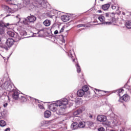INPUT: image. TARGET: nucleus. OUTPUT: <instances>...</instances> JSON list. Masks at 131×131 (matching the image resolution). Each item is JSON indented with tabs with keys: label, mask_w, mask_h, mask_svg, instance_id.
Returning <instances> with one entry per match:
<instances>
[{
	"label": "nucleus",
	"mask_w": 131,
	"mask_h": 131,
	"mask_svg": "<svg viewBox=\"0 0 131 131\" xmlns=\"http://www.w3.org/2000/svg\"><path fill=\"white\" fill-rule=\"evenodd\" d=\"M64 27H62L61 29H60V31H59V33H62V32H63V31H64Z\"/></svg>",
	"instance_id": "44"
},
{
	"label": "nucleus",
	"mask_w": 131,
	"mask_h": 131,
	"mask_svg": "<svg viewBox=\"0 0 131 131\" xmlns=\"http://www.w3.org/2000/svg\"><path fill=\"white\" fill-rule=\"evenodd\" d=\"M107 116L108 117V118H110L111 119V122L113 124V125H116L117 124V116L113 113L112 112V110H109L107 113Z\"/></svg>",
	"instance_id": "3"
},
{
	"label": "nucleus",
	"mask_w": 131,
	"mask_h": 131,
	"mask_svg": "<svg viewBox=\"0 0 131 131\" xmlns=\"http://www.w3.org/2000/svg\"><path fill=\"white\" fill-rule=\"evenodd\" d=\"M98 13H102V10H98Z\"/></svg>",
	"instance_id": "50"
},
{
	"label": "nucleus",
	"mask_w": 131,
	"mask_h": 131,
	"mask_svg": "<svg viewBox=\"0 0 131 131\" xmlns=\"http://www.w3.org/2000/svg\"><path fill=\"white\" fill-rule=\"evenodd\" d=\"M10 130H11V128L10 127H8L5 130V131H10Z\"/></svg>",
	"instance_id": "46"
},
{
	"label": "nucleus",
	"mask_w": 131,
	"mask_h": 131,
	"mask_svg": "<svg viewBox=\"0 0 131 131\" xmlns=\"http://www.w3.org/2000/svg\"><path fill=\"white\" fill-rule=\"evenodd\" d=\"M7 125V123L4 120H1L0 121V126L4 127V126H6Z\"/></svg>",
	"instance_id": "24"
},
{
	"label": "nucleus",
	"mask_w": 131,
	"mask_h": 131,
	"mask_svg": "<svg viewBox=\"0 0 131 131\" xmlns=\"http://www.w3.org/2000/svg\"><path fill=\"white\" fill-rule=\"evenodd\" d=\"M71 128L73 130H74L75 129H77L78 128V123L75 122H73L71 126Z\"/></svg>",
	"instance_id": "13"
},
{
	"label": "nucleus",
	"mask_w": 131,
	"mask_h": 131,
	"mask_svg": "<svg viewBox=\"0 0 131 131\" xmlns=\"http://www.w3.org/2000/svg\"><path fill=\"white\" fill-rule=\"evenodd\" d=\"M7 34L11 36V37L15 38V40L19 39V35H18L17 33L14 32L13 31H8L7 32Z\"/></svg>",
	"instance_id": "8"
},
{
	"label": "nucleus",
	"mask_w": 131,
	"mask_h": 131,
	"mask_svg": "<svg viewBox=\"0 0 131 131\" xmlns=\"http://www.w3.org/2000/svg\"><path fill=\"white\" fill-rule=\"evenodd\" d=\"M97 120L99 122H105L107 120V117L104 115H100L97 116Z\"/></svg>",
	"instance_id": "10"
},
{
	"label": "nucleus",
	"mask_w": 131,
	"mask_h": 131,
	"mask_svg": "<svg viewBox=\"0 0 131 131\" xmlns=\"http://www.w3.org/2000/svg\"><path fill=\"white\" fill-rule=\"evenodd\" d=\"M85 126V122L84 121H80L78 123V127L80 128H83Z\"/></svg>",
	"instance_id": "20"
},
{
	"label": "nucleus",
	"mask_w": 131,
	"mask_h": 131,
	"mask_svg": "<svg viewBox=\"0 0 131 131\" xmlns=\"http://www.w3.org/2000/svg\"><path fill=\"white\" fill-rule=\"evenodd\" d=\"M82 90L85 93H88V91H89V86H88V85H84L82 88Z\"/></svg>",
	"instance_id": "25"
},
{
	"label": "nucleus",
	"mask_w": 131,
	"mask_h": 131,
	"mask_svg": "<svg viewBox=\"0 0 131 131\" xmlns=\"http://www.w3.org/2000/svg\"><path fill=\"white\" fill-rule=\"evenodd\" d=\"M68 105V100L66 98H62L59 100L55 101V103H52L49 106L51 111L56 112L58 115H63L64 112Z\"/></svg>",
	"instance_id": "1"
},
{
	"label": "nucleus",
	"mask_w": 131,
	"mask_h": 131,
	"mask_svg": "<svg viewBox=\"0 0 131 131\" xmlns=\"http://www.w3.org/2000/svg\"><path fill=\"white\" fill-rule=\"evenodd\" d=\"M19 21H22L24 24L27 25L29 24V23H33V22L36 20V17H35L34 15H31L28 16L27 18H19Z\"/></svg>",
	"instance_id": "2"
},
{
	"label": "nucleus",
	"mask_w": 131,
	"mask_h": 131,
	"mask_svg": "<svg viewBox=\"0 0 131 131\" xmlns=\"http://www.w3.org/2000/svg\"><path fill=\"white\" fill-rule=\"evenodd\" d=\"M98 19L100 22H102V24L104 25H111V24H112V22L111 21H105V16L103 15H100L98 17Z\"/></svg>",
	"instance_id": "9"
},
{
	"label": "nucleus",
	"mask_w": 131,
	"mask_h": 131,
	"mask_svg": "<svg viewBox=\"0 0 131 131\" xmlns=\"http://www.w3.org/2000/svg\"><path fill=\"white\" fill-rule=\"evenodd\" d=\"M89 118H90L91 119H92V118H93V115H90L89 116Z\"/></svg>",
	"instance_id": "49"
},
{
	"label": "nucleus",
	"mask_w": 131,
	"mask_h": 131,
	"mask_svg": "<svg viewBox=\"0 0 131 131\" xmlns=\"http://www.w3.org/2000/svg\"><path fill=\"white\" fill-rule=\"evenodd\" d=\"M105 17H111V16H110V15L108 13H106L105 14Z\"/></svg>",
	"instance_id": "45"
},
{
	"label": "nucleus",
	"mask_w": 131,
	"mask_h": 131,
	"mask_svg": "<svg viewBox=\"0 0 131 131\" xmlns=\"http://www.w3.org/2000/svg\"><path fill=\"white\" fill-rule=\"evenodd\" d=\"M101 2H103V1H104V0H100Z\"/></svg>",
	"instance_id": "59"
},
{
	"label": "nucleus",
	"mask_w": 131,
	"mask_h": 131,
	"mask_svg": "<svg viewBox=\"0 0 131 131\" xmlns=\"http://www.w3.org/2000/svg\"><path fill=\"white\" fill-rule=\"evenodd\" d=\"M23 1L25 5H29V3H30V0H23Z\"/></svg>",
	"instance_id": "33"
},
{
	"label": "nucleus",
	"mask_w": 131,
	"mask_h": 131,
	"mask_svg": "<svg viewBox=\"0 0 131 131\" xmlns=\"http://www.w3.org/2000/svg\"><path fill=\"white\" fill-rule=\"evenodd\" d=\"M33 6L40 9L47 8V3L45 0H36L33 3Z\"/></svg>",
	"instance_id": "4"
},
{
	"label": "nucleus",
	"mask_w": 131,
	"mask_h": 131,
	"mask_svg": "<svg viewBox=\"0 0 131 131\" xmlns=\"http://www.w3.org/2000/svg\"><path fill=\"white\" fill-rule=\"evenodd\" d=\"M67 100H68V102H69V100H70V101H73L74 100V97H73V95H71L70 96H69L68 97V99L66 98Z\"/></svg>",
	"instance_id": "29"
},
{
	"label": "nucleus",
	"mask_w": 131,
	"mask_h": 131,
	"mask_svg": "<svg viewBox=\"0 0 131 131\" xmlns=\"http://www.w3.org/2000/svg\"><path fill=\"white\" fill-rule=\"evenodd\" d=\"M80 78L81 79H83V74H81V76Z\"/></svg>",
	"instance_id": "48"
},
{
	"label": "nucleus",
	"mask_w": 131,
	"mask_h": 131,
	"mask_svg": "<svg viewBox=\"0 0 131 131\" xmlns=\"http://www.w3.org/2000/svg\"><path fill=\"white\" fill-rule=\"evenodd\" d=\"M77 27L78 28H80V27H89V26H86V25L84 24H79L77 25Z\"/></svg>",
	"instance_id": "31"
},
{
	"label": "nucleus",
	"mask_w": 131,
	"mask_h": 131,
	"mask_svg": "<svg viewBox=\"0 0 131 131\" xmlns=\"http://www.w3.org/2000/svg\"><path fill=\"white\" fill-rule=\"evenodd\" d=\"M43 24H44L46 27L50 26V25H51V20L46 19L43 22Z\"/></svg>",
	"instance_id": "21"
},
{
	"label": "nucleus",
	"mask_w": 131,
	"mask_h": 131,
	"mask_svg": "<svg viewBox=\"0 0 131 131\" xmlns=\"http://www.w3.org/2000/svg\"><path fill=\"white\" fill-rule=\"evenodd\" d=\"M8 101H9V102L11 101L10 100V97H9V96H8Z\"/></svg>",
	"instance_id": "55"
},
{
	"label": "nucleus",
	"mask_w": 131,
	"mask_h": 131,
	"mask_svg": "<svg viewBox=\"0 0 131 131\" xmlns=\"http://www.w3.org/2000/svg\"><path fill=\"white\" fill-rule=\"evenodd\" d=\"M6 45L9 48H11L14 45V39L8 38L6 41Z\"/></svg>",
	"instance_id": "12"
},
{
	"label": "nucleus",
	"mask_w": 131,
	"mask_h": 131,
	"mask_svg": "<svg viewBox=\"0 0 131 131\" xmlns=\"http://www.w3.org/2000/svg\"><path fill=\"white\" fill-rule=\"evenodd\" d=\"M61 19L63 22H67L68 21H69L70 18L69 16L67 15H62L61 17Z\"/></svg>",
	"instance_id": "18"
},
{
	"label": "nucleus",
	"mask_w": 131,
	"mask_h": 131,
	"mask_svg": "<svg viewBox=\"0 0 131 131\" xmlns=\"http://www.w3.org/2000/svg\"><path fill=\"white\" fill-rule=\"evenodd\" d=\"M19 34L20 36H26L27 35V33L26 31L20 30L19 31Z\"/></svg>",
	"instance_id": "23"
},
{
	"label": "nucleus",
	"mask_w": 131,
	"mask_h": 131,
	"mask_svg": "<svg viewBox=\"0 0 131 131\" xmlns=\"http://www.w3.org/2000/svg\"><path fill=\"white\" fill-rule=\"evenodd\" d=\"M58 33H59V32L58 31V30H56L54 32V34H58Z\"/></svg>",
	"instance_id": "47"
},
{
	"label": "nucleus",
	"mask_w": 131,
	"mask_h": 131,
	"mask_svg": "<svg viewBox=\"0 0 131 131\" xmlns=\"http://www.w3.org/2000/svg\"><path fill=\"white\" fill-rule=\"evenodd\" d=\"M120 131H124L123 130H121Z\"/></svg>",
	"instance_id": "61"
},
{
	"label": "nucleus",
	"mask_w": 131,
	"mask_h": 131,
	"mask_svg": "<svg viewBox=\"0 0 131 131\" xmlns=\"http://www.w3.org/2000/svg\"><path fill=\"white\" fill-rule=\"evenodd\" d=\"M129 99V96H128L127 94H125L123 95L122 97H120L119 99L118 100V102H120V103H123V102H128Z\"/></svg>",
	"instance_id": "7"
},
{
	"label": "nucleus",
	"mask_w": 131,
	"mask_h": 131,
	"mask_svg": "<svg viewBox=\"0 0 131 131\" xmlns=\"http://www.w3.org/2000/svg\"><path fill=\"white\" fill-rule=\"evenodd\" d=\"M85 110V107L82 106L81 108H79L78 110H76L73 113V115L74 117H77L78 115L81 114L83 111Z\"/></svg>",
	"instance_id": "6"
},
{
	"label": "nucleus",
	"mask_w": 131,
	"mask_h": 131,
	"mask_svg": "<svg viewBox=\"0 0 131 131\" xmlns=\"http://www.w3.org/2000/svg\"><path fill=\"white\" fill-rule=\"evenodd\" d=\"M124 91V90L123 89H120L119 90H117V92L118 93V96L119 97H120V96H121V94H122L123 93Z\"/></svg>",
	"instance_id": "30"
},
{
	"label": "nucleus",
	"mask_w": 131,
	"mask_h": 131,
	"mask_svg": "<svg viewBox=\"0 0 131 131\" xmlns=\"http://www.w3.org/2000/svg\"><path fill=\"white\" fill-rule=\"evenodd\" d=\"M40 31H43V30H40L39 32H38V33H39V32H40Z\"/></svg>",
	"instance_id": "54"
},
{
	"label": "nucleus",
	"mask_w": 131,
	"mask_h": 131,
	"mask_svg": "<svg viewBox=\"0 0 131 131\" xmlns=\"http://www.w3.org/2000/svg\"><path fill=\"white\" fill-rule=\"evenodd\" d=\"M109 8H110V4H106L102 6V9L103 11H107Z\"/></svg>",
	"instance_id": "19"
},
{
	"label": "nucleus",
	"mask_w": 131,
	"mask_h": 131,
	"mask_svg": "<svg viewBox=\"0 0 131 131\" xmlns=\"http://www.w3.org/2000/svg\"><path fill=\"white\" fill-rule=\"evenodd\" d=\"M106 129H108V127H106Z\"/></svg>",
	"instance_id": "58"
},
{
	"label": "nucleus",
	"mask_w": 131,
	"mask_h": 131,
	"mask_svg": "<svg viewBox=\"0 0 131 131\" xmlns=\"http://www.w3.org/2000/svg\"><path fill=\"white\" fill-rule=\"evenodd\" d=\"M4 8L7 9V13H11V8H9V6H4Z\"/></svg>",
	"instance_id": "32"
},
{
	"label": "nucleus",
	"mask_w": 131,
	"mask_h": 131,
	"mask_svg": "<svg viewBox=\"0 0 131 131\" xmlns=\"http://www.w3.org/2000/svg\"><path fill=\"white\" fill-rule=\"evenodd\" d=\"M9 16H11V14H8L6 16V17H9Z\"/></svg>",
	"instance_id": "53"
},
{
	"label": "nucleus",
	"mask_w": 131,
	"mask_h": 131,
	"mask_svg": "<svg viewBox=\"0 0 131 131\" xmlns=\"http://www.w3.org/2000/svg\"><path fill=\"white\" fill-rule=\"evenodd\" d=\"M76 67L77 73H80V71H81V69L80 68V66H79V64H78V63H77L76 64Z\"/></svg>",
	"instance_id": "28"
},
{
	"label": "nucleus",
	"mask_w": 131,
	"mask_h": 131,
	"mask_svg": "<svg viewBox=\"0 0 131 131\" xmlns=\"http://www.w3.org/2000/svg\"><path fill=\"white\" fill-rule=\"evenodd\" d=\"M105 17L104 22H108V21H110L111 17Z\"/></svg>",
	"instance_id": "36"
},
{
	"label": "nucleus",
	"mask_w": 131,
	"mask_h": 131,
	"mask_svg": "<svg viewBox=\"0 0 131 131\" xmlns=\"http://www.w3.org/2000/svg\"><path fill=\"white\" fill-rule=\"evenodd\" d=\"M1 41H2V39L0 37V42H1Z\"/></svg>",
	"instance_id": "57"
},
{
	"label": "nucleus",
	"mask_w": 131,
	"mask_h": 131,
	"mask_svg": "<svg viewBox=\"0 0 131 131\" xmlns=\"http://www.w3.org/2000/svg\"><path fill=\"white\" fill-rule=\"evenodd\" d=\"M3 106L4 107V108H7V107H8V102H4L3 103Z\"/></svg>",
	"instance_id": "37"
},
{
	"label": "nucleus",
	"mask_w": 131,
	"mask_h": 131,
	"mask_svg": "<svg viewBox=\"0 0 131 131\" xmlns=\"http://www.w3.org/2000/svg\"><path fill=\"white\" fill-rule=\"evenodd\" d=\"M122 15H125V12H122Z\"/></svg>",
	"instance_id": "52"
},
{
	"label": "nucleus",
	"mask_w": 131,
	"mask_h": 131,
	"mask_svg": "<svg viewBox=\"0 0 131 131\" xmlns=\"http://www.w3.org/2000/svg\"><path fill=\"white\" fill-rule=\"evenodd\" d=\"M19 93L17 91H13V93L12 94V98L13 99H14V100H17L19 99V97H20L21 95H20Z\"/></svg>",
	"instance_id": "11"
},
{
	"label": "nucleus",
	"mask_w": 131,
	"mask_h": 131,
	"mask_svg": "<svg viewBox=\"0 0 131 131\" xmlns=\"http://www.w3.org/2000/svg\"><path fill=\"white\" fill-rule=\"evenodd\" d=\"M0 48H2V49H7V46L5 45H0Z\"/></svg>",
	"instance_id": "42"
},
{
	"label": "nucleus",
	"mask_w": 131,
	"mask_h": 131,
	"mask_svg": "<svg viewBox=\"0 0 131 131\" xmlns=\"http://www.w3.org/2000/svg\"><path fill=\"white\" fill-rule=\"evenodd\" d=\"M19 17H20L19 15H17V16H16V18H19Z\"/></svg>",
	"instance_id": "51"
},
{
	"label": "nucleus",
	"mask_w": 131,
	"mask_h": 131,
	"mask_svg": "<svg viewBox=\"0 0 131 131\" xmlns=\"http://www.w3.org/2000/svg\"><path fill=\"white\" fill-rule=\"evenodd\" d=\"M96 91L100 92L101 90H98V89H95Z\"/></svg>",
	"instance_id": "56"
},
{
	"label": "nucleus",
	"mask_w": 131,
	"mask_h": 131,
	"mask_svg": "<svg viewBox=\"0 0 131 131\" xmlns=\"http://www.w3.org/2000/svg\"><path fill=\"white\" fill-rule=\"evenodd\" d=\"M3 26L4 27H6L7 28H9V27L11 26V25L9 23L4 24Z\"/></svg>",
	"instance_id": "34"
},
{
	"label": "nucleus",
	"mask_w": 131,
	"mask_h": 131,
	"mask_svg": "<svg viewBox=\"0 0 131 131\" xmlns=\"http://www.w3.org/2000/svg\"><path fill=\"white\" fill-rule=\"evenodd\" d=\"M98 131H105V129L104 128V127H101L99 128L98 129Z\"/></svg>",
	"instance_id": "39"
},
{
	"label": "nucleus",
	"mask_w": 131,
	"mask_h": 131,
	"mask_svg": "<svg viewBox=\"0 0 131 131\" xmlns=\"http://www.w3.org/2000/svg\"><path fill=\"white\" fill-rule=\"evenodd\" d=\"M87 125H88L89 127H94V122L92 121H88L86 122Z\"/></svg>",
	"instance_id": "27"
},
{
	"label": "nucleus",
	"mask_w": 131,
	"mask_h": 131,
	"mask_svg": "<svg viewBox=\"0 0 131 131\" xmlns=\"http://www.w3.org/2000/svg\"><path fill=\"white\" fill-rule=\"evenodd\" d=\"M125 26L127 29H131V21H127L125 24Z\"/></svg>",
	"instance_id": "22"
},
{
	"label": "nucleus",
	"mask_w": 131,
	"mask_h": 131,
	"mask_svg": "<svg viewBox=\"0 0 131 131\" xmlns=\"http://www.w3.org/2000/svg\"><path fill=\"white\" fill-rule=\"evenodd\" d=\"M61 37H62V40H61L62 42H63V43H65V41H66L65 37L63 35H61Z\"/></svg>",
	"instance_id": "38"
},
{
	"label": "nucleus",
	"mask_w": 131,
	"mask_h": 131,
	"mask_svg": "<svg viewBox=\"0 0 131 131\" xmlns=\"http://www.w3.org/2000/svg\"><path fill=\"white\" fill-rule=\"evenodd\" d=\"M68 56L69 57H70V58H71V59L73 60V62H74V61H75V59L74 58V56L75 55L74 54V52L73 51H69Z\"/></svg>",
	"instance_id": "15"
},
{
	"label": "nucleus",
	"mask_w": 131,
	"mask_h": 131,
	"mask_svg": "<svg viewBox=\"0 0 131 131\" xmlns=\"http://www.w3.org/2000/svg\"><path fill=\"white\" fill-rule=\"evenodd\" d=\"M4 88L8 92H14L15 86L13 84L8 83L7 82H5L4 83Z\"/></svg>",
	"instance_id": "5"
},
{
	"label": "nucleus",
	"mask_w": 131,
	"mask_h": 131,
	"mask_svg": "<svg viewBox=\"0 0 131 131\" xmlns=\"http://www.w3.org/2000/svg\"><path fill=\"white\" fill-rule=\"evenodd\" d=\"M32 100L34 101H35L36 103H38V107H39V108L40 109H45V107H43V105L41 103H39V100H37L34 99V98H32Z\"/></svg>",
	"instance_id": "14"
},
{
	"label": "nucleus",
	"mask_w": 131,
	"mask_h": 131,
	"mask_svg": "<svg viewBox=\"0 0 131 131\" xmlns=\"http://www.w3.org/2000/svg\"><path fill=\"white\" fill-rule=\"evenodd\" d=\"M51 115H52V113L50 111H46L44 113V117L46 118H49L51 117Z\"/></svg>",
	"instance_id": "17"
},
{
	"label": "nucleus",
	"mask_w": 131,
	"mask_h": 131,
	"mask_svg": "<svg viewBox=\"0 0 131 131\" xmlns=\"http://www.w3.org/2000/svg\"><path fill=\"white\" fill-rule=\"evenodd\" d=\"M47 16L49 17V18H53L54 17V15H52V13H50V12H48L47 13Z\"/></svg>",
	"instance_id": "35"
},
{
	"label": "nucleus",
	"mask_w": 131,
	"mask_h": 131,
	"mask_svg": "<svg viewBox=\"0 0 131 131\" xmlns=\"http://www.w3.org/2000/svg\"><path fill=\"white\" fill-rule=\"evenodd\" d=\"M112 9L113 10H115V9H116V6H115V5H113L112 6Z\"/></svg>",
	"instance_id": "43"
},
{
	"label": "nucleus",
	"mask_w": 131,
	"mask_h": 131,
	"mask_svg": "<svg viewBox=\"0 0 131 131\" xmlns=\"http://www.w3.org/2000/svg\"><path fill=\"white\" fill-rule=\"evenodd\" d=\"M1 116H2V117H5V116H6V112H5V111L2 112Z\"/></svg>",
	"instance_id": "40"
},
{
	"label": "nucleus",
	"mask_w": 131,
	"mask_h": 131,
	"mask_svg": "<svg viewBox=\"0 0 131 131\" xmlns=\"http://www.w3.org/2000/svg\"><path fill=\"white\" fill-rule=\"evenodd\" d=\"M103 92H104L105 93H107V92H106V91H103Z\"/></svg>",
	"instance_id": "60"
},
{
	"label": "nucleus",
	"mask_w": 131,
	"mask_h": 131,
	"mask_svg": "<svg viewBox=\"0 0 131 131\" xmlns=\"http://www.w3.org/2000/svg\"><path fill=\"white\" fill-rule=\"evenodd\" d=\"M105 124V125H106L107 127H109V126L110 125L111 123L109 121H106Z\"/></svg>",
	"instance_id": "41"
},
{
	"label": "nucleus",
	"mask_w": 131,
	"mask_h": 131,
	"mask_svg": "<svg viewBox=\"0 0 131 131\" xmlns=\"http://www.w3.org/2000/svg\"><path fill=\"white\" fill-rule=\"evenodd\" d=\"M19 99L21 102H26V101H27V97L24 96L20 95V98L19 97Z\"/></svg>",
	"instance_id": "26"
},
{
	"label": "nucleus",
	"mask_w": 131,
	"mask_h": 131,
	"mask_svg": "<svg viewBox=\"0 0 131 131\" xmlns=\"http://www.w3.org/2000/svg\"><path fill=\"white\" fill-rule=\"evenodd\" d=\"M84 94H85V92L82 89L79 90L77 92V95L78 97H83L84 95Z\"/></svg>",
	"instance_id": "16"
}]
</instances>
